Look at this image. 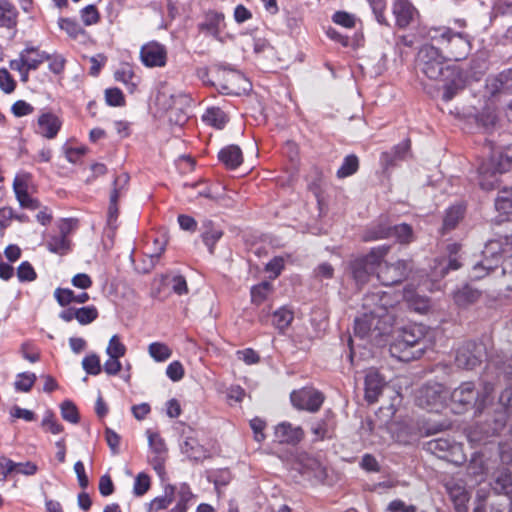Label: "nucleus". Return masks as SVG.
<instances>
[{
    "mask_svg": "<svg viewBox=\"0 0 512 512\" xmlns=\"http://www.w3.org/2000/svg\"><path fill=\"white\" fill-rule=\"evenodd\" d=\"M386 292H377L364 298L363 308L366 310L354 321V336L360 340L367 339L374 346L380 347L382 342L393 340L397 349H407L416 345L426 334L423 324L411 323L396 327L398 308L388 304Z\"/></svg>",
    "mask_w": 512,
    "mask_h": 512,
    "instance_id": "obj_1",
    "label": "nucleus"
},
{
    "mask_svg": "<svg viewBox=\"0 0 512 512\" xmlns=\"http://www.w3.org/2000/svg\"><path fill=\"white\" fill-rule=\"evenodd\" d=\"M512 96V69H506L486 79L484 103L473 106L471 116L484 128L493 127L497 120L496 110ZM505 114L512 122V100L505 107Z\"/></svg>",
    "mask_w": 512,
    "mask_h": 512,
    "instance_id": "obj_2",
    "label": "nucleus"
},
{
    "mask_svg": "<svg viewBox=\"0 0 512 512\" xmlns=\"http://www.w3.org/2000/svg\"><path fill=\"white\" fill-rule=\"evenodd\" d=\"M512 244L506 245L502 237L489 240L483 250L484 259L476 263L471 272V278L482 279L491 272H496L501 262L502 285L505 290L512 291Z\"/></svg>",
    "mask_w": 512,
    "mask_h": 512,
    "instance_id": "obj_3",
    "label": "nucleus"
},
{
    "mask_svg": "<svg viewBox=\"0 0 512 512\" xmlns=\"http://www.w3.org/2000/svg\"><path fill=\"white\" fill-rule=\"evenodd\" d=\"M512 459V448L508 443L485 442L483 447L475 451L467 465V474L475 482H484L496 469L498 463L507 464Z\"/></svg>",
    "mask_w": 512,
    "mask_h": 512,
    "instance_id": "obj_4",
    "label": "nucleus"
},
{
    "mask_svg": "<svg viewBox=\"0 0 512 512\" xmlns=\"http://www.w3.org/2000/svg\"><path fill=\"white\" fill-rule=\"evenodd\" d=\"M427 37L450 61H462L472 50L473 37L464 31H456L448 26L430 27Z\"/></svg>",
    "mask_w": 512,
    "mask_h": 512,
    "instance_id": "obj_5",
    "label": "nucleus"
},
{
    "mask_svg": "<svg viewBox=\"0 0 512 512\" xmlns=\"http://www.w3.org/2000/svg\"><path fill=\"white\" fill-rule=\"evenodd\" d=\"M494 389V384L488 381L483 382L481 391L476 389L474 382H462L450 395L454 413L462 414L470 409H475V415H481L490 401Z\"/></svg>",
    "mask_w": 512,
    "mask_h": 512,
    "instance_id": "obj_6",
    "label": "nucleus"
},
{
    "mask_svg": "<svg viewBox=\"0 0 512 512\" xmlns=\"http://www.w3.org/2000/svg\"><path fill=\"white\" fill-rule=\"evenodd\" d=\"M391 246L387 244L373 247L370 252L362 257L350 261L348 270L356 286L360 289L374 274H377L380 263L388 254Z\"/></svg>",
    "mask_w": 512,
    "mask_h": 512,
    "instance_id": "obj_7",
    "label": "nucleus"
},
{
    "mask_svg": "<svg viewBox=\"0 0 512 512\" xmlns=\"http://www.w3.org/2000/svg\"><path fill=\"white\" fill-rule=\"evenodd\" d=\"M512 164V144L502 151L493 152L490 159L482 162L478 168L479 185L483 190L490 191L496 188L498 174L508 171Z\"/></svg>",
    "mask_w": 512,
    "mask_h": 512,
    "instance_id": "obj_8",
    "label": "nucleus"
},
{
    "mask_svg": "<svg viewBox=\"0 0 512 512\" xmlns=\"http://www.w3.org/2000/svg\"><path fill=\"white\" fill-rule=\"evenodd\" d=\"M446 56L434 44H424L420 47L416 66L418 70L430 80H439L446 75L447 69L451 64H447Z\"/></svg>",
    "mask_w": 512,
    "mask_h": 512,
    "instance_id": "obj_9",
    "label": "nucleus"
},
{
    "mask_svg": "<svg viewBox=\"0 0 512 512\" xmlns=\"http://www.w3.org/2000/svg\"><path fill=\"white\" fill-rule=\"evenodd\" d=\"M508 418L503 411H494L485 414L483 420L478 421L468 434L470 442H481L485 438L496 436L506 427Z\"/></svg>",
    "mask_w": 512,
    "mask_h": 512,
    "instance_id": "obj_10",
    "label": "nucleus"
},
{
    "mask_svg": "<svg viewBox=\"0 0 512 512\" xmlns=\"http://www.w3.org/2000/svg\"><path fill=\"white\" fill-rule=\"evenodd\" d=\"M424 448L439 459L455 465H460L465 461L462 445L448 437L432 439L425 443Z\"/></svg>",
    "mask_w": 512,
    "mask_h": 512,
    "instance_id": "obj_11",
    "label": "nucleus"
},
{
    "mask_svg": "<svg viewBox=\"0 0 512 512\" xmlns=\"http://www.w3.org/2000/svg\"><path fill=\"white\" fill-rule=\"evenodd\" d=\"M290 400L292 405L298 410L314 413L321 408L324 402V395L312 387H303L299 390H294L290 394Z\"/></svg>",
    "mask_w": 512,
    "mask_h": 512,
    "instance_id": "obj_12",
    "label": "nucleus"
},
{
    "mask_svg": "<svg viewBox=\"0 0 512 512\" xmlns=\"http://www.w3.org/2000/svg\"><path fill=\"white\" fill-rule=\"evenodd\" d=\"M495 208L499 212V216L496 217V224H501L505 221L508 222L509 225V233L504 235H500L506 241V245L509 244V241L512 244V220L510 219L512 209V186L511 187H503L495 200Z\"/></svg>",
    "mask_w": 512,
    "mask_h": 512,
    "instance_id": "obj_13",
    "label": "nucleus"
},
{
    "mask_svg": "<svg viewBox=\"0 0 512 512\" xmlns=\"http://www.w3.org/2000/svg\"><path fill=\"white\" fill-rule=\"evenodd\" d=\"M444 387L440 383H426L418 391L417 405L429 410H434L442 405L445 400Z\"/></svg>",
    "mask_w": 512,
    "mask_h": 512,
    "instance_id": "obj_14",
    "label": "nucleus"
},
{
    "mask_svg": "<svg viewBox=\"0 0 512 512\" xmlns=\"http://www.w3.org/2000/svg\"><path fill=\"white\" fill-rule=\"evenodd\" d=\"M408 262L398 260L394 264L380 263L376 277L378 281L384 286H392L402 282L408 275Z\"/></svg>",
    "mask_w": 512,
    "mask_h": 512,
    "instance_id": "obj_15",
    "label": "nucleus"
},
{
    "mask_svg": "<svg viewBox=\"0 0 512 512\" xmlns=\"http://www.w3.org/2000/svg\"><path fill=\"white\" fill-rule=\"evenodd\" d=\"M140 59L145 67H164L167 63V49L158 41H150L140 48Z\"/></svg>",
    "mask_w": 512,
    "mask_h": 512,
    "instance_id": "obj_16",
    "label": "nucleus"
},
{
    "mask_svg": "<svg viewBox=\"0 0 512 512\" xmlns=\"http://www.w3.org/2000/svg\"><path fill=\"white\" fill-rule=\"evenodd\" d=\"M446 493L453 503L456 512H467L468 502L470 500V492L466 484L461 479L451 478L444 483Z\"/></svg>",
    "mask_w": 512,
    "mask_h": 512,
    "instance_id": "obj_17",
    "label": "nucleus"
},
{
    "mask_svg": "<svg viewBox=\"0 0 512 512\" xmlns=\"http://www.w3.org/2000/svg\"><path fill=\"white\" fill-rule=\"evenodd\" d=\"M439 80L444 82L442 99L445 102L451 101L465 87V76L458 66H451L447 69L446 75Z\"/></svg>",
    "mask_w": 512,
    "mask_h": 512,
    "instance_id": "obj_18",
    "label": "nucleus"
},
{
    "mask_svg": "<svg viewBox=\"0 0 512 512\" xmlns=\"http://www.w3.org/2000/svg\"><path fill=\"white\" fill-rule=\"evenodd\" d=\"M392 14L395 18V25L400 29H405L419 16V12L410 0H393Z\"/></svg>",
    "mask_w": 512,
    "mask_h": 512,
    "instance_id": "obj_19",
    "label": "nucleus"
},
{
    "mask_svg": "<svg viewBox=\"0 0 512 512\" xmlns=\"http://www.w3.org/2000/svg\"><path fill=\"white\" fill-rule=\"evenodd\" d=\"M225 16L222 12L209 10L204 14L203 20L198 24L201 33L222 41L221 33L225 29Z\"/></svg>",
    "mask_w": 512,
    "mask_h": 512,
    "instance_id": "obj_20",
    "label": "nucleus"
},
{
    "mask_svg": "<svg viewBox=\"0 0 512 512\" xmlns=\"http://www.w3.org/2000/svg\"><path fill=\"white\" fill-rule=\"evenodd\" d=\"M62 125V120L56 114L43 112L37 118L34 131L37 135L51 140L57 137Z\"/></svg>",
    "mask_w": 512,
    "mask_h": 512,
    "instance_id": "obj_21",
    "label": "nucleus"
},
{
    "mask_svg": "<svg viewBox=\"0 0 512 512\" xmlns=\"http://www.w3.org/2000/svg\"><path fill=\"white\" fill-rule=\"evenodd\" d=\"M498 467L490 474L494 478L493 490L498 494L512 496V458L507 464L498 463Z\"/></svg>",
    "mask_w": 512,
    "mask_h": 512,
    "instance_id": "obj_22",
    "label": "nucleus"
},
{
    "mask_svg": "<svg viewBox=\"0 0 512 512\" xmlns=\"http://www.w3.org/2000/svg\"><path fill=\"white\" fill-rule=\"evenodd\" d=\"M461 249L460 244L451 243L447 245V253L448 258H441L436 260V264L434 266V276L435 277H445L449 271L458 270L461 267V263L457 258V254Z\"/></svg>",
    "mask_w": 512,
    "mask_h": 512,
    "instance_id": "obj_23",
    "label": "nucleus"
},
{
    "mask_svg": "<svg viewBox=\"0 0 512 512\" xmlns=\"http://www.w3.org/2000/svg\"><path fill=\"white\" fill-rule=\"evenodd\" d=\"M365 400L369 404L378 401L379 396L385 386V379L380 375L376 369H369L365 375Z\"/></svg>",
    "mask_w": 512,
    "mask_h": 512,
    "instance_id": "obj_24",
    "label": "nucleus"
},
{
    "mask_svg": "<svg viewBox=\"0 0 512 512\" xmlns=\"http://www.w3.org/2000/svg\"><path fill=\"white\" fill-rule=\"evenodd\" d=\"M175 492V505L169 512H188L190 507L194 504L196 495L192 492L190 485L186 482L173 484Z\"/></svg>",
    "mask_w": 512,
    "mask_h": 512,
    "instance_id": "obj_25",
    "label": "nucleus"
},
{
    "mask_svg": "<svg viewBox=\"0 0 512 512\" xmlns=\"http://www.w3.org/2000/svg\"><path fill=\"white\" fill-rule=\"evenodd\" d=\"M304 437V431L300 426H294L289 422H281L275 427V438L279 443L296 445Z\"/></svg>",
    "mask_w": 512,
    "mask_h": 512,
    "instance_id": "obj_26",
    "label": "nucleus"
},
{
    "mask_svg": "<svg viewBox=\"0 0 512 512\" xmlns=\"http://www.w3.org/2000/svg\"><path fill=\"white\" fill-rule=\"evenodd\" d=\"M335 416L331 411H326L324 416L311 425V432L314 435V441L330 439L335 430Z\"/></svg>",
    "mask_w": 512,
    "mask_h": 512,
    "instance_id": "obj_27",
    "label": "nucleus"
},
{
    "mask_svg": "<svg viewBox=\"0 0 512 512\" xmlns=\"http://www.w3.org/2000/svg\"><path fill=\"white\" fill-rule=\"evenodd\" d=\"M181 452L191 461L202 462L210 457V451L201 445L199 441L192 436H187L181 444Z\"/></svg>",
    "mask_w": 512,
    "mask_h": 512,
    "instance_id": "obj_28",
    "label": "nucleus"
},
{
    "mask_svg": "<svg viewBox=\"0 0 512 512\" xmlns=\"http://www.w3.org/2000/svg\"><path fill=\"white\" fill-rule=\"evenodd\" d=\"M19 11L9 0H0V28L13 30L18 26Z\"/></svg>",
    "mask_w": 512,
    "mask_h": 512,
    "instance_id": "obj_29",
    "label": "nucleus"
},
{
    "mask_svg": "<svg viewBox=\"0 0 512 512\" xmlns=\"http://www.w3.org/2000/svg\"><path fill=\"white\" fill-rule=\"evenodd\" d=\"M481 295L482 292L480 290L465 284L453 292V300L459 308H467L475 304Z\"/></svg>",
    "mask_w": 512,
    "mask_h": 512,
    "instance_id": "obj_30",
    "label": "nucleus"
},
{
    "mask_svg": "<svg viewBox=\"0 0 512 512\" xmlns=\"http://www.w3.org/2000/svg\"><path fill=\"white\" fill-rule=\"evenodd\" d=\"M403 298L408 307L417 313L425 314L430 308L429 298L418 294L417 291L411 287L404 288Z\"/></svg>",
    "mask_w": 512,
    "mask_h": 512,
    "instance_id": "obj_31",
    "label": "nucleus"
},
{
    "mask_svg": "<svg viewBox=\"0 0 512 512\" xmlns=\"http://www.w3.org/2000/svg\"><path fill=\"white\" fill-rule=\"evenodd\" d=\"M218 159L226 168L234 170L243 161L242 150L237 145H228L219 151Z\"/></svg>",
    "mask_w": 512,
    "mask_h": 512,
    "instance_id": "obj_32",
    "label": "nucleus"
},
{
    "mask_svg": "<svg viewBox=\"0 0 512 512\" xmlns=\"http://www.w3.org/2000/svg\"><path fill=\"white\" fill-rule=\"evenodd\" d=\"M175 488L173 484H166L163 488V494L153 498L148 506L147 512H158L167 509L175 499Z\"/></svg>",
    "mask_w": 512,
    "mask_h": 512,
    "instance_id": "obj_33",
    "label": "nucleus"
},
{
    "mask_svg": "<svg viewBox=\"0 0 512 512\" xmlns=\"http://www.w3.org/2000/svg\"><path fill=\"white\" fill-rule=\"evenodd\" d=\"M54 297L62 307L68 306L72 302L80 304L86 303L90 299L88 293L82 292L76 295L74 291L69 288H56L54 291Z\"/></svg>",
    "mask_w": 512,
    "mask_h": 512,
    "instance_id": "obj_34",
    "label": "nucleus"
},
{
    "mask_svg": "<svg viewBox=\"0 0 512 512\" xmlns=\"http://www.w3.org/2000/svg\"><path fill=\"white\" fill-rule=\"evenodd\" d=\"M115 80L121 82L129 93H134L140 83V78L134 73L133 69L126 65L119 68L114 74Z\"/></svg>",
    "mask_w": 512,
    "mask_h": 512,
    "instance_id": "obj_35",
    "label": "nucleus"
},
{
    "mask_svg": "<svg viewBox=\"0 0 512 512\" xmlns=\"http://www.w3.org/2000/svg\"><path fill=\"white\" fill-rule=\"evenodd\" d=\"M22 53L25 54V62L28 69L37 70L39 66L47 60H50L51 54L40 51L35 46H26Z\"/></svg>",
    "mask_w": 512,
    "mask_h": 512,
    "instance_id": "obj_36",
    "label": "nucleus"
},
{
    "mask_svg": "<svg viewBox=\"0 0 512 512\" xmlns=\"http://www.w3.org/2000/svg\"><path fill=\"white\" fill-rule=\"evenodd\" d=\"M222 235V230H220L218 227H215L211 220H205L203 222V232L201 236L210 254L214 253V247L216 243L221 239Z\"/></svg>",
    "mask_w": 512,
    "mask_h": 512,
    "instance_id": "obj_37",
    "label": "nucleus"
},
{
    "mask_svg": "<svg viewBox=\"0 0 512 512\" xmlns=\"http://www.w3.org/2000/svg\"><path fill=\"white\" fill-rule=\"evenodd\" d=\"M465 213V206L461 203L450 206L445 213L443 219L442 230L446 233L456 227L458 222L463 218Z\"/></svg>",
    "mask_w": 512,
    "mask_h": 512,
    "instance_id": "obj_38",
    "label": "nucleus"
},
{
    "mask_svg": "<svg viewBox=\"0 0 512 512\" xmlns=\"http://www.w3.org/2000/svg\"><path fill=\"white\" fill-rule=\"evenodd\" d=\"M13 190L21 207L30 210H36L39 208V202L29 195L24 183L15 179L13 183Z\"/></svg>",
    "mask_w": 512,
    "mask_h": 512,
    "instance_id": "obj_39",
    "label": "nucleus"
},
{
    "mask_svg": "<svg viewBox=\"0 0 512 512\" xmlns=\"http://www.w3.org/2000/svg\"><path fill=\"white\" fill-rule=\"evenodd\" d=\"M202 121L217 129H222L228 122V117L219 107H209L202 115Z\"/></svg>",
    "mask_w": 512,
    "mask_h": 512,
    "instance_id": "obj_40",
    "label": "nucleus"
},
{
    "mask_svg": "<svg viewBox=\"0 0 512 512\" xmlns=\"http://www.w3.org/2000/svg\"><path fill=\"white\" fill-rule=\"evenodd\" d=\"M387 238H390V225L384 222L371 225L362 235V240L365 242H372Z\"/></svg>",
    "mask_w": 512,
    "mask_h": 512,
    "instance_id": "obj_41",
    "label": "nucleus"
},
{
    "mask_svg": "<svg viewBox=\"0 0 512 512\" xmlns=\"http://www.w3.org/2000/svg\"><path fill=\"white\" fill-rule=\"evenodd\" d=\"M48 250L58 255H65L70 250V241L64 233V228H61V233L51 236L46 243Z\"/></svg>",
    "mask_w": 512,
    "mask_h": 512,
    "instance_id": "obj_42",
    "label": "nucleus"
},
{
    "mask_svg": "<svg viewBox=\"0 0 512 512\" xmlns=\"http://www.w3.org/2000/svg\"><path fill=\"white\" fill-rule=\"evenodd\" d=\"M488 354H455V364L458 368L473 370L482 363V356Z\"/></svg>",
    "mask_w": 512,
    "mask_h": 512,
    "instance_id": "obj_43",
    "label": "nucleus"
},
{
    "mask_svg": "<svg viewBox=\"0 0 512 512\" xmlns=\"http://www.w3.org/2000/svg\"><path fill=\"white\" fill-rule=\"evenodd\" d=\"M294 318L293 312L283 306L277 309L272 315V324L280 331L286 329Z\"/></svg>",
    "mask_w": 512,
    "mask_h": 512,
    "instance_id": "obj_44",
    "label": "nucleus"
},
{
    "mask_svg": "<svg viewBox=\"0 0 512 512\" xmlns=\"http://www.w3.org/2000/svg\"><path fill=\"white\" fill-rule=\"evenodd\" d=\"M390 238H395L402 244H408L413 241L412 227L406 223L390 226Z\"/></svg>",
    "mask_w": 512,
    "mask_h": 512,
    "instance_id": "obj_45",
    "label": "nucleus"
},
{
    "mask_svg": "<svg viewBox=\"0 0 512 512\" xmlns=\"http://www.w3.org/2000/svg\"><path fill=\"white\" fill-rule=\"evenodd\" d=\"M359 168V160L358 157L354 154L347 155L338 168L336 172V176L339 179H343L349 177L357 172Z\"/></svg>",
    "mask_w": 512,
    "mask_h": 512,
    "instance_id": "obj_46",
    "label": "nucleus"
},
{
    "mask_svg": "<svg viewBox=\"0 0 512 512\" xmlns=\"http://www.w3.org/2000/svg\"><path fill=\"white\" fill-rule=\"evenodd\" d=\"M58 25L60 29L65 31L72 39H77L80 35L85 34V30L74 19L59 18Z\"/></svg>",
    "mask_w": 512,
    "mask_h": 512,
    "instance_id": "obj_47",
    "label": "nucleus"
},
{
    "mask_svg": "<svg viewBox=\"0 0 512 512\" xmlns=\"http://www.w3.org/2000/svg\"><path fill=\"white\" fill-rule=\"evenodd\" d=\"M272 292V285L269 282H261L251 288V301L256 305L262 304Z\"/></svg>",
    "mask_w": 512,
    "mask_h": 512,
    "instance_id": "obj_48",
    "label": "nucleus"
},
{
    "mask_svg": "<svg viewBox=\"0 0 512 512\" xmlns=\"http://www.w3.org/2000/svg\"><path fill=\"white\" fill-rule=\"evenodd\" d=\"M491 347L490 337L488 335H483L478 340L467 341L463 346V352H488Z\"/></svg>",
    "mask_w": 512,
    "mask_h": 512,
    "instance_id": "obj_49",
    "label": "nucleus"
},
{
    "mask_svg": "<svg viewBox=\"0 0 512 512\" xmlns=\"http://www.w3.org/2000/svg\"><path fill=\"white\" fill-rule=\"evenodd\" d=\"M36 379V375L32 372H22L17 374L16 380L14 382L15 390L18 392H29L32 389Z\"/></svg>",
    "mask_w": 512,
    "mask_h": 512,
    "instance_id": "obj_50",
    "label": "nucleus"
},
{
    "mask_svg": "<svg viewBox=\"0 0 512 512\" xmlns=\"http://www.w3.org/2000/svg\"><path fill=\"white\" fill-rule=\"evenodd\" d=\"M74 315L80 325H87L97 319L98 310L94 305L84 306L77 308V312Z\"/></svg>",
    "mask_w": 512,
    "mask_h": 512,
    "instance_id": "obj_51",
    "label": "nucleus"
},
{
    "mask_svg": "<svg viewBox=\"0 0 512 512\" xmlns=\"http://www.w3.org/2000/svg\"><path fill=\"white\" fill-rule=\"evenodd\" d=\"M62 418L72 424H77L80 420L78 408L71 400H65L60 405Z\"/></svg>",
    "mask_w": 512,
    "mask_h": 512,
    "instance_id": "obj_52",
    "label": "nucleus"
},
{
    "mask_svg": "<svg viewBox=\"0 0 512 512\" xmlns=\"http://www.w3.org/2000/svg\"><path fill=\"white\" fill-rule=\"evenodd\" d=\"M374 14L375 20L380 25L389 26V22L385 16L386 0H366Z\"/></svg>",
    "mask_w": 512,
    "mask_h": 512,
    "instance_id": "obj_53",
    "label": "nucleus"
},
{
    "mask_svg": "<svg viewBox=\"0 0 512 512\" xmlns=\"http://www.w3.org/2000/svg\"><path fill=\"white\" fill-rule=\"evenodd\" d=\"M118 197L117 191H112L110 194V202L107 213V225L110 229L114 230L117 228V218H118Z\"/></svg>",
    "mask_w": 512,
    "mask_h": 512,
    "instance_id": "obj_54",
    "label": "nucleus"
},
{
    "mask_svg": "<svg viewBox=\"0 0 512 512\" xmlns=\"http://www.w3.org/2000/svg\"><path fill=\"white\" fill-rule=\"evenodd\" d=\"M302 473L308 478L312 474L317 483H322L327 477L326 469L316 460L311 461Z\"/></svg>",
    "mask_w": 512,
    "mask_h": 512,
    "instance_id": "obj_55",
    "label": "nucleus"
},
{
    "mask_svg": "<svg viewBox=\"0 0 512 512\" xmlns=\"http://www.w3.org/2000/svg\"><path fill=\"white\" fill-rule=\"evenodd\" d=\"M41 426L44 430L52 434H59L64 430L63 425L56 420L54 413L50 410L46 411Z\"/></svg>",
    "mask_w": 512,
    "mask_h": 512,
    "instance_id": "obj_56",
    "label": "nucleus"
},
{
    "mask_svg": "<svg viewBox=\"0 0 512 512\" xmlns=\"http://www.w3.org/2000/svg\"><path fill=\"white\" fill-rule=\"evenodd\" d=\"M332 21L339 26L351 29L355 27L357 18L352 13L346 11H336L332 15Z\"/></svg>",
    "mask_w": 512,
    "mask_h": 512,
    "instance_id": "obj_57",
    "label": "nucleus"
},
{
    "mask_svg": "<svg viewBox=\"0 0 512 512\" xmlns=\"http://www.w3.org/2000/svg\"><path fill=\"white\" fill-rule=\"evenodd\" d=\"M512 15V1L509 0H496L491 8L490 19L498 16Z\"/></svg>",
    "mask_w": 512,
    "mask_h": 512,
    "instance_id": "obj_58",
    "label": "nucleus"
},
{
    "mask_svg": "<svg viewBox=\"0 0 512 512\" xmlns=\"http://www.w3.org/2000/svg\"><path fill=\"white\" fill-rule=\"evenodd\" d=\"M80 17L86 26L97 24L100 20L99 12L95 5L90 4L80 10Z\"/></svg>",
    "mask_w": 512,
    "mask_h": 512,
    "instance_id": "obj_59",
    "label": "nucleus"
},
{
    "mask_svg": "<svg viewBox=\"0 0 512 512\" xmlns=\"http://www.w3.org/2000/svg\"><path fill=\"white\" fill-rule=\"evenodd\" d=\"M82 367L89 375H98L101 372L100 358L97 354H88L82 360Z\"/></svg>",
    "mask_w": 512,
    "mask_h": 512,
    "instance_id": "obj_60",
    "label": "nucleus"
},
{
    "mask_svg": "<svg viewBox=\"0 0 512 512\" xmlns=\"http://www.w3.org/2000/svg\"><path fill=\"white\" fill-rule=\"evenodd\" d=\"M105 100L107 105L112 107H120L125 104L124 95L117 87L107 88L105 90Z\"/></svg>",
    "mask_w": 512,
    "mask_h": 512,
    "instance_id": "obj_61",
    "label": "nucleus"
},
{
    "mask_svg": "<svg viewBox=\"0 0 512 512\" xmlns=\"http://www.w3.org/2000/svg\"><path fill=\"white\" fill-rule=\"evenodd\" d=\"M151 485L150 477L146 473H139L134 480L133 493L136 496H143Z\"/></svg>",
    "mask_w": 512,
    "mask_h": 512,
    "instance_id": "obj_62",
    "label": "nucleus"
},
{
    "mask_svg": "<svg viewBox=\"0 0 512 512\" xmlns=\"http://www.w3.org/2000/svg\"><path fill=\"white\" fill-rule=\"evenodd\" d=\"M148 443L158 458L162 457L167 451L165 442L158 433H149Z\"/></svg>",
    "mask_w": 512,
    "mask_h": 512,
    "instance_id": "obj_63",
    "label": "nucleus"
},
{
    "mask_svg": "<svg viewBox=\"0 0 512 512\" xmlns=\"http://www.w3.org/2000/svg\"><path fill=\"white\" fill-rule=\"evenodd\" d=\"M499 404L503 411L506 413L507 418L512 416V386L506 387L499 396Z\"/></svg>",
    "mask_w": 512,
    "mask_h": 512,
    "instance_id": "obj_64",
    "label": "nucleus"
}]
</instances>
